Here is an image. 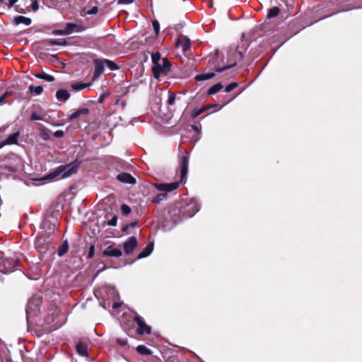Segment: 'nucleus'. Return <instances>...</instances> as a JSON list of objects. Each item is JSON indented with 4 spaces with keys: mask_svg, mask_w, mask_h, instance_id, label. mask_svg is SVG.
<instances>
[{
    "mask_svg": "<svg viewBox=\"0 0 362 362\" xmlns=\"http://www.w3.org/2000/svg\"><path fill=\"white\" fill-rule=\"evenodd\" d=\"M137 240L136 237L132 236L124 243V250L125 253L131 254L137 246Z\"/></svg>",
    "mask_w": 362,
    "mask_h": 362,
    "instance_id": "obj_8",
    "label": "nucleus"
},
{
    "mask_svg": "<svg viewBox=\"0 0 362 362\" xmlns=\"http://www.w3.org/2000/svg\"><path fill=\"white\" fill-rule=\"evenodd\" d=\"M48 42L51 45H65L66 44L64 40H49Z\"/></svg>",
    "mask_w": 362,
    "mask_h": 362,
    "instance_id": "obj_31",
    "label": "nucleus"
},
{
    "mask_svg": "<svg viewBox=\"0 0 362 362\" xmlns=\"http://www.w3.org/2000/svg\"><path fill=\"white\" fill-rule=\"evenodd\" d=\"M188 171V160L186 156L182 157L181 162L180 182H183Z\"/></svg>",
    "mask_w": 362,
    "mask_h": 362,
    "instance_id": "obj_11",
    "label": "nucleus"
},
{
    "mask_svg": "<svg viewBox=\"0 0 362 362\" xmlns=\"http://www.w3.org/2000/svg\"><path fill=\"white\" fill-rule=\"evenodd\" d=\"M117 179L124 183L128 184H134L136 182V180L130 174L122 173L117 175Z\"/></svg>",
    "mask_w": 362,
    "mask_h": 362,
    "instance_id": "obj_12",
    "label": "nucleus"
},
{
    "mask_svg": "<svg viewBox=\"0 0 362 362\" xmlns=\"http://www.w3.org/2000/svg\"><path fill=\"white\" fill-rule=\"evenodd\" d=\"M64 30H57L53 32L54 34L56 35H67L66 33H64Z\"/></svg>",
    "mask_w": 362,
    "mask_h": 362,
    "instance_id": "obj_47",
    "label": "nucleus"
},
{
    "mask_svg": "<svg viewBox=\"0 0 362 362\" xmlns=\"http://www.w3.org/2000/svg\"><path fill=\"white\" fill-rule=\"evenodd\" d=\"M129 227V225H127L125 227L123 228L124 230H126L127 228Z\"/></svg>",
    "mask_w": 362,
    "mask_h": 362,
    "instance_id": "obj_53",
    "label": "nucleus"
},
{
    "mask_svg": "<svg viewBox=\"0 0 362 362\" xmlns=\"http://www.w3.org/2000/svg\"><path fill=\"white\" fill-rule=\"evenodd\" d=\"M153 250V243H149L146 247L143 250L142 252H141L138 256L139 259L146 257L148 256Z\"/></svg>",
    "mask_w": 362,
    "mask_h": 362,
    "instance_id": "obj_17",
    "label": "nucleus"
},
{
    "mask_svg": "<svg viewBox=\"0 0 362 362\" xmlns=\"http://www.w3.org/2000/svg\"><path fill=\"white\" fill-rule=\"evenodd\" d=\"M70 97L69 93L66 90L61 89L57 91L56 98L62 102L66 101Z\"/></svg>",
    "mask_w": 362,
    "mask_h": 362,
    "instance_id": "obj_15",
    "label": "nucleus"
},
{
    "mask_svg": "<svg viewBox=\"0 0 362 362\" xmlns=\"http://www.w3.org/2000/svg\"><path fill=\"white\" fill-rule=\"evenodd\" d=\"M215 76L214 73L202 74L196 76L195 79L197 81H202L208 80L213 78Z\"/></svg>",
    "mask_w": 362,
    "mask_h": 362,
    "instance_id": "obj_20",
    "label": "nucleus"
},
{
    "mask_svg": "<svg viewBox=\"0 0 362 362\" xmlns=\"http://www.w3.org/2000/svg\"><path fill=\"white\" fill-rule=\"evenodd\" d=\"M1 2L6 5L8 8L12 7L18 0H0Z\"/></svg>",
    "mask_w": 362,
    "mask_h": 362,
    "instance_id": "obj_38",
    "label": "nucleus"
},
{
    "mask_svg": "<svg viewBox=\"0 0 362 362\" xmlns=\"http://www.w3.org/2000/svg\"><path fill=\"white\" fill-rule=\"evenodd\" d=\"M137 351L142 355H151V351L144 345H139L136 348Z\"/></svg>",
    "mask_w": 362,
    "mask_h": 362,
    "instance_id": "obj_25",
    "label": "nucleus"
},
{
    "mask_svg": "<svg viewBox=\"0 0 362 362\" xmlns=\"http://www.w3.org/2000/svg\"><path fill=\"white\" fill-rule=\"evenodd\" d=\"M177 46L181 47L182 51L185 52L189 50L191 47L190 40L186 37H184L183 38L177 40Z\"/></svg>",
    "mask_w": 362,
    "mask_h": 362,
    "instance_id": "obj_13",
    "label": "nucleus"
},
{
    "mask_svg": "<svg viewBox=\"0 0 362 362\" xmlns=\"http://www.w3.org/2000/svg\"><path fill=\"white\" fill-rule=\"evenodd\" d=\"M40 300L38 298H32L28 301L26 313L27 317L37 316L39 313Z\"/></svg>",
    "mask_w": 362,
    "mask_h": 362,
    "instance_id": "obj_4",
    "label": "nucleus"
},
{
    "mask_svg": "<svg viewBox=\"0 0 362 362\" xmlns=\"http://www.w3.org/2000/svg\"><path fill=\"white\" fill-rule=\"evenodd\" d=\"M102 100H103V97H100V102H101Z\"/></svg>",
    "mask_w": 362,
    "mask_h": 362,
    "instance_id": "obj_55",
    "label": "nucleus"
},
{
    "mask_svg": "<svg viewBox=\"0 0 362 362\" xmlns=\"http://www.w3.org/2000/svg\"><path fill=\"white\" fill-rule=\"evenodd\" d=\"M19 136V132L11 134L5 141L0 143V148H1L5 145L16 144L18 143V139Z\"/></svg>",
    "mask_w": 362,
    "mask_h": 362,
    "instance_id": "obj_10",
    "label": "nucleus"
},
{
    "mask_svg": "<svg viewBox=\"0 0 362 362\" xmlns=\"http://www.w3.org/2000/svg\"><path fill=\"white\" fill-rule=\"evenodd\" d=\"M6 261L9 262L8 265L5 262V258L0 256V271L6 274L13 272L18 264V262L13 258H7Z\"/></svg>",
    "mask_w": 362,
    "mask_h": 362,
    "instance_id": "obj_3",
    "label": "nucleus"
},
{
    "mask_svg": "<svg viewBox=\"0 0 362 362\" xmlns=\"http://www.w3.org/2000/svg\"><path fill=\"white\" fill-rule=\"evenodd\" d=\"M136 224H137V222L135 221V222L131 223L129 226L132 227H134Z\"/></svg>",
    "mask_w": 362,
    "mask_h": 362,
    "instance_id": "obj_50",
    "label": "nucleus"
},
{
    "mask_svg": "<svg viewBox=\"0 0 362 362\" xmlns=\"http://www.w3.org/2000/svg\"><path fill=\"white\" fill-rule=\"evenodd\" d=\"M32 8L34 11H36L39 8V4L37 1H35L32 4Z\"/></svg>",
    "mask_w": 362,
    "mask_h": 362,
    "instance_id": "obj_44",
    "label": "nucleus"
},
{
    "mask_svg": "<svg viewBox=\"0 0 362 362\" xmlns=\"http://www.w3.org/2000/svg\"><path fill=\"white\" fill-rule=\"evenodd\" d=\"M117 342L122 345V346H124V345H126L127 343V340L126 339H117Z\"/></svg>",
    "mask_w": 362,
    "mask_h": 362,
    "instance_id": "obj_45",
    "label": "nucleus"
},
{
    "mask_svg": "<svg viewBox=\"0 0 362 362\" xmlns=\"http://www.w3.org/2000/svg\"><path fill=\"white\" fill-rule=\"evenodd\" d=\"M208 109H209V107H202V108H199V109H195L193 110V112L192 113V116L193 117H197Z\"/></svg>",
    "mask_w": 362,
    "mask_h": 362,
    "instance_id": "obj_29",
    "label": "nucleus"
},
{
    "mask_svg": "<svg viewBox=\"0 0 362 362\" xmlns=\"http://www.w3.org/2000/svg\"><path fill=\"white\" fill-rule=\"evenodd\" d=\"M222 88H223V86L221 85V83H218L209 88V90H208V94H209V95L215 94V93H218L219 90H221L222 89Z\"/></svg>",
    "mask_w": 362,
    "mask_h": 362,
    "instance_id": "obj_24",
    "label": "nucleus"
},
{
    "mask_svg": "<svg viewBox=\"0 0 362 362\" xmlns=\"http://www.w3.org/2000/svg\"><path fill=\"white\" fill-rule=\"evenodd\" d=\"M30 91L35 95H40L43 91V88L41 86H30L29 87Z\"/></svg>",
    "mask_w": 362,
    "mask_h": 362,
    "instance_id": "obj_26",
    "label": "nucleus"
},
{
    "mask_svg": "<svg viewBox=\"0 0 362 362\" xmlns=\"http://www.w3.org/2000/svg\"><path fill=\"white\" fill-rule=\"evenodd\" d=\"M76 172V168L75 167H66V166H59L57 170L54 172L50 173L46 176V179L47 180H53L57 177L62 175V177H67L73 175Z\"/></svg>",
    "mask_w": 362,
    "mask_h": 362,
    "instance_id": "obj_1",
    "label": "nucleus"
},
{
    "mask_svg": "<svg viewBox=\"0 0 362 362\" xmlns=\"http://www.w3.org/2000/svg\"><path fill=\"white\" fill-rule=\"evenodd\" d=\"M165 197H166L165 193L158 194L155 197H153L152 199V202H153V203H159L160 202H161L164 199H165Z\"/></svg>",
    "mask_w": 362,
    "mask_h": 362,
    "instance_id": "obj_32",
    "label": "nucleus"
},
{
    "mask_svg": "<svg viewBox=\"0 0 362 362\" xmlns=\"http://www.w3.org/2000/svg\"><path fill=\"white\" fill-rule=\"evenodd\" d=\"M170 63L167 58H163L162 62L153 65L154 77L158 78L160 76L167 74L170 69Z\"/></svg>",
    "mask_w": 362,
    "mask_h": 362,
    "instance_id": "obj_2",
    "label": "nucleus"
},
{
    "mask_svg": "<svg viewBox=\"0 0 362 362\" xmlns=\"http://www.w3.org/2000/svg\"><path fill=\"white\" fill-rule=\"evenodd\" d=\"M5 262L6 263V264H7V265H8L9 262H7V261H6V259H5Z\"/></svg>",
    "mask_w": 362,
    "mask_h": 362,
    "instance_id": "obj_54",
    "label": "nucleus"
},
{
    "mask_svg": "<svg viewBox=\"0 0 362 362\" xmlns=\"http://www.w3.org/2000/svg\"><path fill=\"white\" fill-rule=\"evenodd\" d=\"M176 98V95L175 93H170L168 99V104L169 105H173Z\"/></svg>",
    "mask_w": 362,
    "mask_h": 362,
    "instance_id": "obj_36",
    "label": "nucleus"
},
{
    "mask_svg": "<svg viewBox=\"0 0 362 362\" xmlns=\"http://www.w3.org/2000/svg\"><path fill=\"white\" fill-rule=\"evenodd\" d=\"M112 307H113V308H117L119 307V305L115 303Z\"/></svg>",
    "mask_w": 362,
    "mask_h": 362,
    "instance_id": "obj_51",
    "label": "nucleus"
},
{
    "mask_svg": "<svg viewBox=\"0 0 362 362\" xmlns=\"http://www.w3.org/2000/svg\"><path fill=\"white\" fill-rule=\"evenodd\" d=\"M42 138H43L45 140H47V139H48V138H49V135H48V134H47V133H46L45 132H42Z\"/></svg>",
    "mask_w": 362,
    "mask_h": 362,
    "instance_id": "obj_49",
    "label": "nucleus"
},
{
    "mask_svg": "<svg viewBox=\"0 0 362 362\" xmlns=\"http://www.w3.org/2000/svg\"><path fill=\"white\" fill-rule=\"evenodd\" d=\"M179 184V182H173L170 183H156L153 185V186L159 191L170 192L176 189L178 187Z\"/></svg>",
    "mask_w": 362,
    "mask_h": 362,
    "instance_id": "obj_5",
    "label": "nucleus"
},
{
    "mask_svg": "<svg viewBox=\"0 0 362 362\" xmlns=\"http://www.w3.org/2000/svg\"><path fill=\"white\" fill-rule=\"evenodd\" d=\"M68 249H69V245H68L67 241L66 240L59 247L58 255L60 257L64 255L68 251Z\"/></svg>",
    "mask_w": 362,
    "mask_h": 362,
    "instance_id": "obj_22",
    "label": "nucleus"
},
{
    "mask_svg": "<svg viewBox=\"0 0 362 362\" xmlns=\"http://www.w3.org/2000/svg\"><path fill=\"white\" fill-rule=\"evenodd\" d=\"M94 252H95V248H94V246L92 245L89 248L88 257V258H92L94 256Z\"/></svg>",
    "mask_w": 362,
    "mask_h": 362,
    "instance_id": "obj_43",
    "label": "nucleus"
},
{
    "mask_svg": "<svg viewBox=\"0 0 362 362\" xmlns=\"http://www.w3.org/2000/svg\"><path fill=\"white\" fill-rule=\"evenodd\" d=\"M135 321L138 325L136 332L139 334H144V333H151V327L145 323L144 320L142 319L141 316H135Z\"/></svg>",
    "mask_w": 362,
    "mask_h": 362,
    "instance_id": "obj_7",
    "label": "nucleus"
},
{
    "mask_svg": "<svg viewBox=\"0 0 362 362\" xmlns=\"http://www.w3.org/2000/svg\"><path fill=\"white\" fill-rule=\"evenodd\" d=\"M122 212L124 215H128L131 212V208L127 204H122L121 206Z\"/></svg>",
    "mask_w": 362,
    "mask_h": 362,
    "instance_id": "obj_34",
    "label": "nucleus"
},
{
    "mask_svg": "<svg viewBox=\"0 0 362 362\" xmlns=\"http://www.w3.org/2000/svg\"><path fill=\"white\" fill-rule=\"evenodd\" d=\"M31 120H42L43 118L41 116L40 114L37 113V112H33L32 115H31V118H30Z\"/></svg>",
    "mask_w": 362,
    "mask_h": 362,
    "instance_id": "obj_39",
    "label": "nucleus"
},
{
    "mask_svg": "<svg viewBox=\"0 0 362 362\" xmlns=\"http://www.w3.org/2000/svg\"><path fill=\"white\" fill-rule=\"evenodd\" d=\"M122 255V250L119 248L114 247L112 245L108 246L103 252V255L108 257H119Z\"/></svg>",
    "mask_w": 362,
    "mask_h": 362,
    "instance_id": "obj_9",
    "label": "nucleus"
},
{
    "mask_svg": "<svg viewBox=\"0 0 362 362\" xmlns=\"http://www.w3.org/2000/svg\"><path fill=\"white\" fill-rule=\"evenodd\" d=\"M74 30L81 31V26L75 23H68L66 25L64 33H66L67 35H69L72 33Z\"/></svg>",
    "mask_w": 362,
    "mask_h": 362,
    "instance_id": "obj_16",
    "label": "nucleus"
},
{
    "mask_svg": "<svg viewBox=\"0 0 362 362\" xmlns=\"http://www.w3.org/2000/svg\"><path fill=\"white\" fill-rule=\"evenodd\" d=\"M280 10L279 7L274 6L269 9L268 13H267V18H272L276 17L279 14Z\"/></svg>",
    "mask_w": 362,
    "mask_h": 362,
    "instance_id": "obj_23",
    "label": "nucleus"
},
{
    "mask_svg": "<svg viewBox=\"0 0 362 362\" xmlns=\"http://www.w3.org/2000/svg\"><path fill=\"white\" fill-rule=\"evenodd\" d=\"M134 0H118V4H131L133 2Z\"/></svg>",
    "mask_w": 362,
    "mask_h": 362,
    "instance_id": "obj_46",
    "label": "nucleus"
},
{
    "mask_svg": "<svg viewBox=\"0 0 362 362\" xmlns=\"http://www.w3.org/2000/svg\"><path fill=\"white\" fill-rule=\"evenodd\" d=\"M64 135V133L62 130H57L54 133V136L57 138H62Z\"/></svg>",
    "mask_w": 362,
    "mask_h": 362,
    "instance_id": "obj_41",
    "label": "nucleus"
},
{
    "mask_svg": "<svg viewBox=\"0 0 362 362\" xmlns=\"http://www.w3.org/2000/svg\"><path fill=\"white\" fill-rule=\"evenodd\" d=\"M152 62L153 65L157 64L160 62H162V59L160 57V54L158 52L153 53L151 55Z\"/></svg>",
    "mask_w": 362,
    "mask_h": 362,
    "instance_id": "obj_27",
    "label": "nucleus"
},
{
    "mask_svg": "<svg viewBox=\"0 0 362 362\" xmlns=\"http://www.w3.org/2000/svg\"><path fill=\"white\" fill-rule=\"evenodd\" d=\"M230 67V66H224L223 68H218V69H216V71L217 72H221V71H223L228 69Z\"/></svg>",
    "mask_w": 362,
    "mask_h": 362,
    "instance_id": "obj_48",
    "label": "nucleus"
},
{
    "mask_svg": "<svg viewBox=\"0 0 362 362\" xmlns=\"http://www.w3.org/2000/svg\"><path fill=\"white\" fill-rule=\"evenodd\" d=\"M237 86H238V83H236V82L231 83L226 87L225 91L226 93H229L231 90H233L234 88H235Z\"/></svg>",
    "mask_w": 362,
    "mask_h": 362,
    "instance_id": "obj_37",
    "label": "nucleus"
},
{
    "mask_svg": "<svg viewBox=\"0 0 362 362\" xmlns=\"http://www.w3.org/2000/svg\"><path fill=\"white\" fill-rule=\"evenodd\" d=\"M192 128H193L194 130H196V131H197V130H198V128H197V127H196V126H192Z\"/></svg>",
    "mask_w": 362,
    "mask_h": 362,
    "instance_id": "obj_52",
    "label": "nucleus"
},
{
    "mask_svg": "<svg viewBox=\"0 0 362 362\" xmlns=\"http://www.w3.org/2000/svg\"><path fill=\"white\" fill-rule=\"evenodd\" d=\"M15 21L16 24H25L26 25H29L31 23V19L29 18H26L25 16H18L15 18Z\"/></svg>",
    "mask_w": 362,
    "mask_h": 362,
    "instance_id": "obj_19",
    "label": "nucleus"
},
{
    "mask_svg": "<svg viewBox=\"0 0 362 362\" xmlns=\"http://www.w3.org/2000/svg\"><path fill=\"white\" fill-rule=\"evenodd\" d=\"M35 76L38 78L43 79L46 81L52 82L54 81V76L47 74L45 73L42 74H35Z\"/></svg>",
    "mask_w": 362,
    "mask_h": 362,
    "instance_id": "obj_21",
    "label": "nucleus"
},
{
    "mask_svg": "<svg viewBox=\"0 0 362 362\" xmlns=\"http://www.w3.org/2000/svg\"><path fill=\"white\" fill-rule=\"evenodd\" d=\"M89 113V110L86 107H83L81 109L77 110L74 112H73L71 115L69 116V119L70 120H74L75 119L78 118L80 116L83 115H88Z\"/></svg>",
    "mask_w": 362,
    "mask_h": 362,
    "instance_id": "obj_14",
    "label": "nucleus"
},
{
    "mask_svg": "<svg viewBox=\"0 0 362 362\" xmlns=\"http://www.w3.org/2000/svg\"><path fill=\"white\" fill-rule=\"evenodd\" d=\"M76 351L81 356H86L88 355V346L84 343H78L76 345Z\"/></svg>",
    "mask_w": 362,
    "mask_h": 362,
    "instance_id": "obj_18",
    "label": "nucleus"
},
{
    "mask_svg": "<svg viewBox=\"0 0 362 362\" xmlns=\"http://www.w3.org/2000/svg\"><path fill=\"white\" fill-rule=\"evenodd\" d=\"M105 66L108 67L110 70H117L119 69L116 64L108 59H105Z\"/></svg>",
    "mask_w": 362,
    "mask_h": 362,
    "instance_id": "obj_30",
    "label": "nucleus"
},
{
    "mask_svg": "<svg viewBox=\"0 0 362 362\" xmlns=\"http://www.w3.org/2000/svg\"><path fill=\"white\" fill-rule=\"evenodd\" d=\"M98 11V8L97 6L92 7L89 11H87V14L93 15L97 13Z\"/></svg>",
    "mask_w": 362,
    "mask_h": 362,
    "instance_id": "obj_40",
    "label": "nucleus"
},
{
    "mask_svg": "<svg viewBox=\"0 0 362 362\" xmlns=\"http://www.w3.org/2000/svg\"><path fill=\"white\" fill-rule=\"evenodd\" d=\"M152 25H153V30L156 33V35H158L159 33V29H160V24H159L158 21L156 20L153 21Z\"/></svg>",
    "mask_w": 362,
    "mask_h": 362,
    "instance_id": "obj_35",
    "label": "nucleus"
},
{
    "mask_svg": "<svg viewBox=\"0 0 362 362\" xmlns=\"http://www.w3.org/2000/svg\"><path fill=\"white\" fill-rule=\"evenodd\" d=\"M105 59H95L94 61V74L93 81L98 79L105 70Z\"/></svg>",
    "mask_w": 362,
    "mask_h": 362,
    "instance_id": "obj_6",
    "label": "nucleus"
},
{
    "mask_svg": "<svg viewBox=\"0 0 362 362\" xmlns=\"http://www.w3.org/2000/svg\"><path fill=\"white\" fill-rule=\"evenodd\" d=\"M11 95V93L9 91H6L1 97H0V105L6 103V99Z\"/></svg>",
    "mask_w": 362,
    "mask_h": 362,
    "instance_id": "obj_33",
    "label": "nucleus"
},
{
    "mask_svg": "<svg viewBox=\"0 0 362 362\" xmlns=\"http://www.w3.org/2000/svg\"><path fill=\"white\" fill-rule=\"evenodd\" d=\"M117 218L116 216H114L112 217L109 221H108V225L109 226H115L117 225Z\"/></svg>",
    "mask_w": 362,
    "mask_h": 362,
    "instance_id": "obj_42",
    "label": "nucleus"
},
{
    "mask_svg": "<svg viewBox=\"0 0 362 362\" xmlns=\"http://www.w3.org/2000/svg\"><path fill=\"white\" fill-rule=\"evenodd\" d=\"M90 85V83H74L71 87L75 90H81L86 87H88Z\"/></svg>",
    "mask_w": 362,
    "mask_h": 362,
    "instance_id": "obj_28",
    "label": "nucleus"
}]
</instances>
